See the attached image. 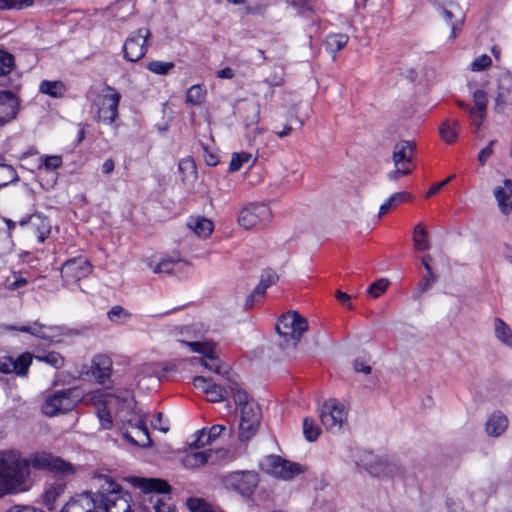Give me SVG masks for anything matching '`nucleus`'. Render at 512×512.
<instances>
[{"instance_id": "obj_1", "label": "nucleus", "mask_w": 512, "mask_h": 512, "mask_svg": "<svg viewBox=\"0 0 512 512\" xmlns=\"http://www.w3.org/2000/svg\"><path fill=\"white\" fill-rule=\"evenodd\" d=\"M30 468L46 470L59 477L50 484L43 494V503L52 510L57 500L63 495L69 478L77 472V468L62 458L48 452H36L28 458L23 457L18 450L0 452V499L20 492L27 491L30 486Z\"/></svg>"}, {"instance_id": "obj_2", "label": "nucleus", "mask_w": 512, "mask_h": 512, "mask_svg": "<svg viewBox=\"0 0 512 512\" xmlns=\"http://www.w3.org/2000/svg\"><path fill=\"white\" fill-rule=\"evenodd\" d=\"M93 481L98 489L89 494L95 510L99 512H133L130 493L123 490L110 476L95 473Z\"/></svg>"}, {"instance_id": "obj_3", "label": "nucleus", "mask_w": 512, "mask_h": 512, "mask_svg": "<svg viewBox=\"0 0 512 512\" xmlns=\"http://www.w3.org/2000/svg\"><path fill=\"white\" fill-rule=\"evenodd\" d=\"M234 402L240 406L239 439L249 441L258 431L261 413L259 407L249 401L247 393L236 381L229 385Z\"/></svg>"}, {"instance_id": "obj_4", "label": "nucleus", "mask_w": 512, "mask_h": 512, "mask_svg": "<svg viewBox=\"0 0 512 512\" xmlns=\"http://www.w3.org/2000/svg\"><path fill=\"white\" fill-rule=\"evenodd\" d=\"M127 480L149 495V503L154 512H176L169 496L171 487L166 481L141 477H130Z\"/></svg>"}, {"instance_id": "obj_5", "label": "nucleus", "mask_w": 512, "mask_h": 512, "mask_svg": "<svg viewBox=\"0 0 512 512\" xmlns=\"http://www.w3.org/2000/svg\"><path fill=\"white\" fill-rule=\"evenodd\" d=\"M221 482L226 491L248 501L259 486L260 476L255 470H236L225 474Z\"/></svg>"}, {"instance_id": "obj_6", "label": "nucleus", "mask_w": 512, "mask_h": 512, "mask_svg": "<svg viewBox=\"0 0 512 512\" xmlns=\"http://www.w3.org/2000/svg\"><path fill=\"white\" fill-rule=\"evenodd\" d=\"M276 330L287 344L296 345L308 330V322L298 312L288 311L279 318Z\"/></svg>"}, {"instance_id": "obj_7", "label": "nucleus", "mask_w": 512, "mask_h": 512, "mask_svg": "<svg viewBox=\"0 0 512 512\" xmlns=\"http://www.w3.org/2000/svg\"><path fill=\"white\" fill-rule=\"evenodd\" d=\"M121 94L112 86L106 85L94 101L97 118L105 124H113L118 118Z\"/></svg>"}, {"instance_id": "obj_8", "label": "nucleus", "mask_w": 512, "mask_h": 512, "mask_svg": "<svg viewBox=\"0 0 512 512\" xmlns=\"http://www.w3.org/2000/svg\"><path fill=\"white\" fill-rule=\"evenodd\" d=\"M260 468L265 473L282 480H290L305 470L299 463L283 459L278 455L264 457L260 462Z\"/></svg>"}, {"instance_id": "obj_9", "label": "nucleus", "mask_w": 512, "mask_h": 512, "mask_svg": "<svg viewBox=\"0 0 512 512\" xmlns=\"http://www.w3.org/2000/svg\"><path fill=\"white\" fill-rule=\"evenodd\" d=\"M79 401L80 395L76 389L56 391L45 399L42 411L45 415L52 417L71 411Z\"/></svg>"}, {"instance_id": "obj_10", "label": "nucleus", "mask_w": 512, "mask_h": 512, "mask_svg": "<svg viewBox=\"0 0 512 512\" xmlns=\"http://www.w3.org/2000/svg\"><path fill=\"white\" fill-rule=\"evenodd\" d=\"M272 219V212L266 204L250 203L238 214V223L245 229L261 228Z\"/></svg>"}, {"instance_id": "obj_11", "label": "nucleus", "mask_w": 512, "mask_h": 512, "mask_svg": "<svg viewBox=\"0 0 512 512\" xmlns=\"http://www.w3.org/2000/svg\"><path fill=\"white\" fill-rule=\"evenodd\" d=\"M347 418L344 404L336 399H329L320 408V420L323 426L330 431H340Z\"/></svg>"}, {"instance_id": "obj_12", "label": "nucleus", "mask_w": 512, "mask_h": 512, "mask_svg": "<svg viewBox=\"0 0 512 512\" xmlns=\"http://www.w3.org/2000/svg\"><path fill=\"white\" fill-rule=\"evenodd\" d=\"M150 36V30L146 27L130 33L123 44L124 58L130 62L142 59L147 52L146 43Z\"/></svg>"}, {"instance_id": "obj_13", "label": "nucleus", "mask_w": 512, "mask_h": 512, "mask_svg": "<svg viewBox=\"0 0 512 512\" xmlns=\"http://www.w3.org/2000/svg\"><path fill=\"white\" fill-rule=\"evenodd\" d=\"M92 272L87 258L79 256L67 260L61 267V277L65 285L76 283Z\"/></svg>"}, {"instance_id": "obj_14", "label": "nucleus", "mask_w": 512, "mask_h": 512, "mask_svg": "<svg viewBox=\"0 0 512 512\" xmlns=\"http://www.w3.org/2000/svg\"><path fill=\"white\" fill-rule=\"evenodd\" d=\"M362 467L375 477H393L401 473L400 467L395 463L382 459L371 452L363 453Z\"/></svg>"}, {"instance_id": "obj_15", "label": "nucleus", "mask_w": 512, "mask_h": 512, "mask_svg": "<svg viewBox=\"0 0 512 512\" xmlns=\"http://www.w3.org/2000/svg\"><path fill=\"white\" fill-rule=\"evenodd\" d=\"M494 110L502 113L512 105V75L508 72L499 74L496 78L494 88Z\"/></svg>"}, {"instance_id": "obj_16", "label": "nucleus", "mask_w": 512, "mask_h": 512, "mask_svg": "<svg viewBox=\"0 0 512 512\" xmlns=\"http://www.w3.org/2000/svg\"><path fill=\"white\" fill-rule=\"evenodd\" d=\"M415 150V143L408 140H401L393 147L392 160L395 168L402 174H409L412 171V157Z\"/></svg>"}, {"instance_id": "obj_17", "label": "nucleus", "mask_w": 512, "mask_h": 512, "mask_svg": "<svg viewBox=\"0 0 512 512\" xmlns=\"http://www.w3.org/2000/svg\"><path fill=\"white\" fill-rule=\"evenodd\" d=\"M32 360L33 356L29 352H24L17 358L7 355L1 356L0 372L4 374L15 373L17 376L25 377L28 374Z\"/></svg>"}, {"instance_id": "obj_18", "label": "nucleus", "mask_w": 512, "mask_h": 512, "mask_svg": "<svg viewBox=\"0 0 512 512\" xmlns=\"http://www.w3.org/2000/svg\"><path fill=\"white\" fill-rule=\"evenodd\" d=\"M21 100L10 90L0 91V126L13 121L20 110Z\"/></svg>"}, {"instance_id": "obj_19", "label": "nucleus", "mask_w": 512, "mask_h": 512, "mask_svg": "<svg viewBox=\"0 0 512 512\" xmlns=\"http://www.w3.org/2000/svg\"><path fill=\"white\" fill-rule=\"evenodd\" d=\"M474 106L470 111V123L478 131L487 115V93L482 89H476L472 94Z\"/></svg>"}, {"instance_id": "obj_20", "label": "nucleus", "mask_w": 512, "mask_h": 512, "mask_svg": "<svg viewBox=\"0 0 512 512\" xmlns=\"http://www.w3.org/2000/svg\"><path fill=\"white\" fill-rule=\"evenodd\" d=\"M218 453L219 451H214L212 449L191 451L183 457L182 464L186 468H198L207 463H214L217 460Z\"/></svg>"}, {"instance_id": "obj_21", "label": "nucleus", "mask_w": 512, "mask_h": 512, "mask_svg": "<svg viewBox=\"0 0 512 512\" xmlns=\"http://www.w3.org/2000/svg\"><path fill=\"white\" fill-rule=\"evenodd\" d=\"M112 361L106 355H97L93 358L90 372L99 384H105L110 378Z\"/></svg>"}, {"instance_id": "obj_22", "label": "nucleus", "mask_w": 512, "mask_h": 512, "mask_svg": "<svg viewBox=\"0 0 512 512\" xmlns=\"http://www.w3.org/2000/svg\"><path fill=\"white\" fill-rule=\"evenodd\" d=\"M501 213L508 215L512 211V180L505 179L502 186H497L493 191Z\"/></svg>"}, {"instance_id": "obj_23", "label": "nucleus", "mask_w": 512, "mask_h": 512, "mask_svg": "<svg viewBox=\"0 0 512 512\" xmlns=\"http://www.w3.org/2000/svg\"><path fill=\"white\" fill-rule=\"evenodd\" d=\"M224 431L226 427L224 425H213L208 430L203 428L196 433V439L191 443V447L200 448L205 445L213 443Z\"/></svg>"}, {"instance_id": "obj_24", "label": "nucleus", "mask_w": 512, "mask_h": 512, "mask_svg": "<svg viewBox=\"0 0 512 512\" xmlns=\"http://www.w3.org/2000/svg\"><path fill=\"white\" fill-rule=\"evenodd\" d=\"M508 427L507 417L500 411L494 412L486 422V431L489 436L499 437Z\"/></svg>"}, {"instance_id": "obj_25", "label": "nucleus", "mask_w": 512, "mask_h": 512, "mask_svg": "<svg viewBox=\"0 0 512 512\" xmlns=\"http://www.w3.org/2000/svg\"><path fill=\"white\" fill-rule=\"evenodd\" d=\"M224 383H214L213 386L207 391L206 397L210 402H221L227 396H232L229 385L234 381L230 376L224 377Z\"/></svg>"}, {"instance_id": "obj_26", "label": "nucleus", "mask_w": 512, "mask_h": 512, "mask_svg": "<svg viewBox=\"0 0 512 512\" xmlns=\"http://www.w3.org/2000/svg\"><path fill=\"white\" fill-rule=\"evenodd\" d=\"M187 226L200 238H207L213 231V223L205 217H190Z\"/></svg>"}, {"instance_id": "obj_27", "label": "nucleus", "mask_w": 512, "mask_h": 512, "mask_svg": "<svg viewBox=\"0 0 512 512\" xmlns=\"http://www.w3.org/2000/svg\"><path fill=\"white\" fill-rule=\"evenodd\" d=\"M461 125L458 120L448 119L442 122L439 127V133L443 141L447 144L456 142Z\"/></svg>"}, {"instance_id": "obj_28", "label": "nucleus", "mask_w": 512, "mask_h": 512, "mask_svg": "<svg viewBox=\"0 0 512 512\" xmlns=\"http://www.w3.org/2000/svg\"><path fill=\"white\" fill-rule=\"evenodd\" d=\"M39 90L50 97L61 98L65 95L67 88L62 81L43 80L40 83Z\"/></svg>"}, {"instance_id": "obj_29", "label": "nucleus", "mask_w": 512, "mask_h": 512, "mask_svg": "<svg viewBox=\"0 0 512 512\" xmlns=\"http://www.w3.org/2000/svg\"><path fill=\"white\" fill-rule=\"evenodd\" d=\"M411 195L407 192H397L393 195H391L385 203H383L379 208V218L383 217L386 213L389 211L395 209L400 204L409 201L411 199Z\"/></svg>"}, {"instance_id": "obj_30", "label": "nucleus", "mask_w": 512, "mask_h": 512, "mask_svg": "<svg viewBox=\"0 0 512 512\" xmlns=\"http://www.w3.org/2000/svg\"><path fill=\"white\" fill-rule=\"evenodd\" d=\"M494 334L501 343L512 347V330L501 318L494 319Z\"/></svg>"}, {"instance_id": "obj_31", "label": "nucleus", "mask_w": 512, "mask_h": 512, "mask_svg": "<svg viewBox=\"0 0 512 512\" xmlns=\"http://www.w3.org/2000/svg\"><path fill=\"white\" fill-rule=\"evenodd\" d=\"M278 275L272 269H265L260 278L259 284L254 289V294L264 296L266 289L278 281Z\"/></svg>"}, {"instance_id": "obj_32", "label": "nucleus", "mask_w": 512, "mask_h": 512, "mask_svg": "<svg viewBox=\"0 0 512 512\" xmlns=\"http://www.w3.org/2000/svg\"><path fill=\"white\" fill-rule=\"evenodd\" d=\"M413 243L414 248L417 251H425L430 248V243L428 240V233L425 227L419 223L414 227L413 230Z\"/></svg>"}, {"instance_id": "obj_33", "label": "nucleus", "mask_w": 512, "mask_h": 512, "mask_svg": "<svg viewBox=\"0 0 512 512\" xmlns=\"http://www.w3.org/2000/svg\"><path fill=\"white\" fill-rule=\"evenodd\" d=\"M10 330H17L24 333H29L35 337L41 339H47L49 335L47 334V330H52V327L45 326L38 322H35L32 326L22 325V326H11Z\"/></svg>"}, {"instance_id": "obj_34", "label": "nucleus", "mask_w": 512, "mask_h": 512, "mask_svg": "<svg viewBox=\"0 0 512 512\" xmlns=\"http://www.w3.org/2000/svg\"><path fill=\"white\" fill-rule=\"evenodd\" d=\"M256 161V158H253V155L249 152H240L233 153L232 158L229 164V171L236 172L239 171L244 164L252 162V164Z\"/></svg>"}, {"instance_id": "obj_35", "label": "nucleus", "mask_w": 512, "mask_h": 512, "mask_svg": "<svg viewBox=\"0 0 512 512\" xmlns=\"http://www.w3.org/2000/svg\"><path fill=\"white\" fill-rule=\"evenodd\" d=\"M18 180V174L11 165L0 163V188L16 183Z\"/></svg>"}, {"instance_id": "obj_36", "label": "nucleus", "mask_w": 512, "mask_h": 512, "mask_svg": "<svg viewBox=\"0 0 512 512\" xmlns=\"http://www.w3.org/2000/svg\"><path fill=\"white\" fill-rule=\"evenodd\" d=\"M348 39V35L343 33L331 34L326 38V46L331 52L336 53L346 46Z\"/></svg>"}, {"instance_id": "obj_37", "label": "nucleus", "mask_w": 512, "mask_h": 512, "mask_svg": "<svg viewBox=\"0 0 512 512\" xmlns=\"http://www.w3.org/2000/svg\"><path fill=\"white\" fill-rule=\"evenodd\" d=\"M205 90L200 85L191 86L186 93V102L190 105H199L205 98Z\"/></svg>"}, {"instance_id": "obj_38", "label": "nucleus", "mask_w": 512, "mask_h": 512, "mask_svg": "<svg viewBox=\"0 0 512 512\" xmlns=\"http://www.w3.org/2000/svg\"><path fill=\"white\" fill-rule=\"evenodd\" d=\"M201 361L205 368H207L219 375H223V377L229 376L228 371H225V372L221 371L220 361L217 357L214 356L213 350L211 351V353H209V354L207 353V355H205V358L202 359Z\"/></svg>"}, {"instance_id": "obj_39", "label": "nucleus", "mask_w": 512, "mask_h": 512, "mask_svg": "<svg viewBox=\"0 0 512 512\" xmlns=\"http://www.w3.org/2000/svg\"><path fill=\"white\" fill-rule=\"evenodd\" d=\"M174 66L173 62L153 60L147 64V69L156 75H167Z\"/></svg>"}, {"instance_id": "obj_40", "label": "nucleus", "mask_w": 512, "mask_h": 512, "mask_svg": "<svg viewBox=\"0 0 512 512\" xmlns=\"http://www.w3.org/2000/svg\"><path fill=\"white\" fill-rule=\"evenodd\" d=\"M36 359L40 362L49 364L50 366L59 369L64 365V358L60 353L52 351L44 355H37Z\"/></svg>"}, {"instance_id": "obj_41", "label": "nucleus", "mask_w": 512, "mask_h": 512, "mask_svg": "<svg viewBox=\"0 0 512 512\" xmlns=\"http://www.w3.org/2000/svg\"><path fill=\"white\" fill-rule=\"evenodd\" d=\"M303 434L308 441L313 442L320 435V429L312 419L305 418L303 420Z\"/></svg>"}, {"instance_id": "obj_42", "label": "nucleus", "mask_w": 512, "mask_h": 512, "mask_svg": "<svg viewBox=\"0 0 512 512\" xmlns=\"http://www.w3.org/2000/svg\"><path fill=\"white\" fill-rule=\"evenodd\" d=\"M292 6L298 10V13L305 15L315 11L317 0H291Z\"/></svg>"}, {"instance_id": "obj_43", "label": "nucleus", "mask_w": 512, "mask_h": 512, "mask_svg": "<svg viewBox=\"0 0 512 512\" xmlns=\"http://www.w3.org/2000/svg\"><path fill=\"white\" fill-rule=\"evenodd\" d=\"M107 316L112 322H120L129 319L131 314L122 306L115 305L108 311Z\"/></svg>"}, {"instance_id": "obj_44", "label": "nucleus", "mask_w": 512, "mask_h": 512, "mask_svg": "<svg viewBox=\"0 0 512 512\" xmlns=\"http://www.w3.org/2000/svg\"><path fill=\"white\" fill-rule=\"evenodd\" d=\"M14 65L13 55L0 49V75L10 73Z\"/></svg>"}, {"instance_id": "obj_45", "label": "nucleus", "mask_w": 512, "mask_h": 512, "mask_svg": "<svg viewBox=\"0 0 512 512\" xmlns=\"http://www.w3.org/2000/svg\"><path fill=\"white\" fill-rule=\"evenodd\" d=\"M97 416L103 429H110L112 427L111 413L106 405H101L97 408Z\"/></svg>"}, {"instance_id": "obj_46", "label": "nucleus", "mask_w": 512, "mask_h": 512, "mask_svg": "<svg viewBox=\"0 0 512 512\" xmlns=\"http://www.w3.org/2000/svg\"><path fill=\"white\" fill-rule=\"evenodd\" d=\"M387 287L388 281L386 279L377 280L369 286L368 294L373 298H377L386 291Z\"/></svg>"}, {"instance_id": "obj_47", "label": "nucleus", "mask_w": 512, "mask_h": 512, "mask_svg": "<svg viewBox=\"0 0 512 512\" xmlns=\"http://www.w3.org/2000/svg\"><path fill=\"white\" fill-rule=\"evenodd\" d=\"M32 3L33 0H0V9H22Z\"/></svg>"}, {"instance_id": "obj_48", "label": "nucleus", "mask_w": 512, "mask_h": 512, "mask_svg": "<svg viewBox=\"0 0 512 512\" xmlns=\"http://www.w3.org/2000/svg\"><path fill=\"white\" fill-rule=\"evenodd\" d=\"M177 265V262H175L172 259H163L160 261L154 268V273L158 274H171L174 272V267Z\"/></svg>"}, {"instance_id": "obj_49", "label": "nucleus", "mask_w": 512, "mask_h": 512, "mask_svg": "<svg viewBox=\"0 0 512 512\" xmlns=\"http://www.w3.org/2000/svg\"><path fill=\"white\" fill-rule=\"evenodd\" d=\"M182 343L186 344L187 346H189L191 348V350L193 352H196V353H200L202 355H207V353H211L212 351V346L208 343H205V342H200V341H189V342H186V341H182Z\"/></svg>"}, {"instance_id": "obj_50", "label": "nucleus", "mask_w": 512, "mask_h": 512, "mask_svg": "<svg viewBox=\"0 0 512 512\" xmlns=\"http://www.w3.org/2000/svg\"><path fill=\"white\" fill-rule=\"evenodd\" d=\"M214 383H215L214 380H212L210 378H206L204 376H196L193 379L194 387L196 389L202 391L203 393H205V395L207 394V391L210 390V388L213 386Z\"/></svg>"}, {"instance_id": "obj_51", "label": "nucleus", "mask_w": 512, "mask_h": 512, "mask_svg": "<svg viewBox=\"0 0 512 512\" xmlns=\"http://www.w3.org/2000/svg\"><path fill=\"white\" fill-rule=\"evenodd\" d=\"M187 507L190 512H213L201 499L190 498L187 500Z\"/></svg>"}, {"instance_id": "obj_52", "label": "nucleus", "mask_w": 512, "mask_h": 512, "mask_svg": "<svg viewBox=\"0 0 512 512\" xmlns=\"http://www.w3.org/2000/svg\"><path fill=\"white\" fill-rule=\"evenodd\" d=\"M492 61L491 58L483 54L479 57H477L472 63H471V70L472 71H482L488 68L491 65Z\"/></svg>"}, {"instance_id": "obj_53", "label": "nucleus", "mask_w": 512, "mask_h": 512, "mask_svg": "<svg viewBox=\"0 0 512 512\" xmlns=\"http://www.w3.org/2000/svg\"><path fill=\"white\" fill-rule=\"evenodd\" d=\"M441 13H442V17L445 19V21L451 26L450 38H455L457 35L458 20L453 21L454 15L451 10L443 8L441 10Z\"/></svg>"}, {"instance_id": "obj_54", "label": "nucleus", "mask_w": 512, "mask_h": 512, "mask_svg": "<svg viewBox=\"0 0 512 512\" xmlns=\"http://www.w3.org/2000/svg\"><path fill=\"white\" fill-rule=\"evenodd\" d=\"M61 512H99L98 510L86 509L81 503L78 501H71L66 503V505L62 508Z\"/></svg>"}, {"instance_id": "obj_55", "label": "nucleus", "mask_w": 512, "mask_h": 512, "mask_svg": "<svg viewBox=\"0 0 512 512\" xmlns=\"http://www.w3.org/2000/svg\"><path fill=\"white\" fill-rule=\"evenodd\" d=\"M495 143H496V140H491L488 143V145L479 152L478 161H479L480 165L484 166L486 161L492 156L493 146Z\"/></svg>"}, {"instance_id": "obj_56", "label": "nucleus", "mask_w": 512, "mask_h": 512, "mask_svg": "<svg viewBox=\"0 0 512 512\" xmlns=\"http://www.w3.org/2000/svg\"><path fill=\"white\" fill-rule=\"evenodd\" d=\"M62 165V158L58 155L47 156L44 159V166L47 170H56Z\"/></svg>"}, {"instance_id": "obj_57", "label": "nucleus", "mask_w": 512, "mask_h": 512, "mask_svg": "<svg viewBox=\"0 0 512 512\" xmlns=\"http://www.w3.org/2000/svg\"><path fill=\"white\" fill-rule=\"evenodd\" d=\"M436 280H431V276L427 273V275H425L421 281L418 283L417 287H416V291L417 293L419 294H422L424 293L425 291H427L431 285L435 282Z\"/></svg>"}, {"instance_id": "obj_58", "label": "nucleus", "mask_w": 512, "mask_h": 512, "mask_svg": "<svg viewBox=\"0 0 512 512\" xmlns=\"http://www.w3.org/2000/svg\"><path fill=\"white\" fill-rule=\"evenodd\" d=\"M432 261V257L429 254L423 255L421 257L422 265L424 266L427 273L431 276V280H437V276L432 271L430 262Z\"/></svg>"}, {"instance_id": "obj_59", "label": "nucleus", "mask_w": 512, "mask_h": 512, "mask_svg": "<svg viewBox=\"0 0 512 512\" xmlns=\"http://www.w3.org/2000/svg\"><path fill=\"white\" fill-rule=\"evenodd\" d=\"M115 163L112 158H108L101 166V171L104 175H109L114 171Z\"/></svg>"}, {"instance_id": "obj_60", "label": "nucleus", "mask_w": 512, "mask_h": 512, "mask_svg": "<svg viewBox=\"0 0 512 512\" xmlns=\"http://www.w3.org/2000/svg\"><path fill=\"white\" fill-rule=\"evenodd\" d=\"M354 369L357 372H362L364 374H369L371 372V367L360 360H355Z\"/></svg>"}, {"instance_id": "obj_61", "label": "nucleus", "mask_w": 512, "mask_h": 512, "mask_svg": "<svg viewBox=\"0 0 512 512\" xmlns=\"http://www.w3.org/2000/svg\"><path fill=\"white\" fill-rule=\"evenodd\" d=\"M204 159L206 164L209 166H216L219 162L218 156L214 153L208 152L207 149H205Z\"/></svg>"}, {"instance_id": "obj_62", "label": "nucleus", "mask_w": 512, "mask_h": 512, "mask_svg": "<svg viewBox=\"0 0 512 512\" xmlns=\"http://www.w3.org/2000/svg\"><path fill=\"white\" fill-rule=\"evenodd\" d=\"M336 298L339 302L346 305L349 309H352L351 303H350V296L342 291H337Z\"/></svg>"}, {"instance_id": "obj_63", "label": "nucleus", "mask_w": 512, "mask_h": 512, "mask_svg": "<svg viewBox=\"0 0 512 512\" xmlns=\"http://www.w3.org/2000/svg\"><path fill=\"white\" fill-rule=\"evenodd\" d=\"M217 76L222 79H231L234 77V73L231 68L225 67L217 72Z\"/></svg>"}, {"instance_id": "obj_64", "label": "nucleus", "mask_w": 512, "mask_h": 512, "mask_svg": "<svg viewBox=\"0 0 512 512\" xmlns=\"http://www.w3.org/2000/svg\"><path fill=\"white\" fill-rule=\"evenodd\" d=\"M7 512H42L29 506H13Z\"/></svg>"}]
</instances>
